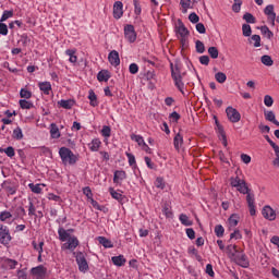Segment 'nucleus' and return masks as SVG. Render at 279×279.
Masks as SVG:
<instances>
[{
    "label": "nucleus",
    "mask_w": 279,
    "mask_h": 279,
    "mask_svg": "<svg viewBox=\"0 0 279 279\" xmlns=\"http://www.w3.org/2000/svg\"><path fill=\"white\" fill-rule=\"evenodd\" d=\"M227 256L230 258V260H233V263H236V265H240V267H250V260H247V256L236 244H230L226 248Z\"/></svg>",
    "instance_id": "obj_1"
},
{
    "label": "nucleus",
    "mask_w": 279,
    "mask_h": 279,
    "mask_svg": "<svg viewBox=\"0 0 279 279\" xmlns=\"http://www.w3.org/2000/svg\"><path fill=\"white\" fill-rule=\"evenodd\" d=\"M59 156L61 158L62 165L66 166H73L77 163V160H80V156L72 153V150L68 147H61L59 149Z\"/></svg>",
    "instance_id": "obj_2"
},
{
    "label": "nucleus",
    "mask_w": 279,
    "mask_h": 279,
    "mask_svg": "<svg viewBox=\"0 0 279 279\" xmlns=\"http://www.w3.org/2000/svg\"><path fill=\"white\" fill-rule=\"evenodd\" d=\"M230 186H232V189H236V191L242 195L250 193V187L247 186V183L239 175L230 178Z\"/></svg>",
    "instance_id": "obj_3"
},
{
    "label": "nucleus",
    "mask_w": 279,
    "mask_h": 279,
    "mask_svg": "<svg viewBox=\"0 0 279 279\" xmlns=\"http://www.w3.org/2000/svg\"><path fill=\"white\" fill-rule=\"evenodd\" d=\"M171 75L177 88L180 90V93L184 94V82H182V72L180 71V65H173V63H171Z\"/></svg>",
    "instance_id": "obj_4"
},
{
    "label": "nucleus",
    "mask_w": 279,
    "mask_h": 279,
    "mask_svg": "<svg viewBox=\"0 0 279 279\" xmlns=\"http://www.w3.org/2000/svg\"><path fill=\"white\" fill-rule=\"evenodd\" d=\"M76 264L78 265V270L82 274H86V271H88V262L86 260V256H84V253H76Z\"/></svg>",
    "instance_id": "obj_5"
},
{
    "label": "nucleus",
    "mask_w": 279,
    "mask_h": 279,
    "mask_svg": "<svg viewBox=\"0 0 279 279\" xmlns=\"http://www.w3.org/2000/svg\"><path fill=\"white\" fill-rule=\"evenodd\" d=\"M124 38L128 43H136V31L134 29V25L126 24L124 26Z\"/></svg>",
    "instance_id": "obj_6"
},
{
    "label": "nucleus",
    "mask_w": 279,
    "mask_h": 279,
    "mask_svg": "<svg viewBox=\"0 0 279 279\" xmlns=\"http://www.w3.org/2000/svg\"><path fill=\"white\" fill-rule=\"evenodd\" d=\"M73 232H75V229H64L63 227H59V241H61L62 243L69 241V239L75 236L73 235Z\"/></svg>",
    "instance_id": "obj_7"
},
{
    "label": "nucleus",
    "mask_w": 279,
    "mask_h": 279,
    "mask_svg": "<svg viewBox=\"0 0 279 279\" xmlns=\"http://www.w3.org/2000/svg\"><path fill=\"white\" fill-rule=\"evenodd\" d=\"M10 241H12L10 230H8V227L0 225V243H2V245H9Z\"/></svg>",
    "instance_id": "obj_8"
},
{
    "label": "nucleus",
    "mask_w": 279,
    "mask_h": 279,
    "mask_svg": "<svg viewBox=\"0 0 279 279\" xmlns=\"http://www.w3.org/2000/svg\"><path fill=\"white\" fill-rule=\"evenodd\" d=\"M78 245H80V240L77 239V236L72 235L71 239L66 240L62 244L61 250H70L71 252H73L74 250L77 248Z\"/></svg>",
    "instance_id": "obj_9"
},
{
    "label": "nucleus",
    "mask_w": 279,
    "mask_h": 279,
    "mask_svg": "<svg viewBox=\"0 0 279 279\" xmlns=\"http://www.w3.org/2000/svg\"><path fill=\"white\" fill-rule=\"evenodd\" d=\"M31 275L34 279H45L47 277V268H45L43 265H39L31 269Z\"/></svg>",
    "instance_id": "obj_10"
},
{
    "label": "nucleus",
    "mask_w": 279,
    "mask_h": 279,
    "mask_svg": "<svg viewBox=\"0 0 279 279\" xmlns=\"http://www.w3.org/2000/svg\"><path fill=\"white\" fill-rule=\"evenodd\" d=\"M227 117L231 123H239L241 121V113L232 107L226 109Z\"/></svg>",
    "instance_id": "obj_11"
},
{
    "label": "nucleus",
    "mask_w": 279,
    "mask_h": 279,
    "mask_svg": "<svg viewBox=\"0 0 279 279\" xmlns=\"http://www.w3.org/2000/svg\"><path fill=\"white\" fill-rule=\"evenodd\" d=\"M262 215L264 219H267L268 221H276V217H277L276 210H274L271 206H264L262 210Z\"/></svg>",
    "instance_id": "obj_12"
},
{
    "label": "nucleus",
    "mask_w": 279,
    "mask_h": 279,
    "mask_svg": "<svg viewBox=\"0 0 279 279\" xmlns=\"http://www.w3.org/2000/svg\"><path fill=\"white\" fill-rule=\"evenodd\" d=\"M123 180H128V173L124 170H116L113 173V184L121 186Z\"/></svg>",
    "instance_id": "obj_13"
},
{
    "label": "nucleus",
    "mask_w": 279,
    "mask_h": 279,
    "mask_svg": "<svg viewBox=\"0 0 279 279\" xmlns=\"http://www.w3.org/2000/svg\"><path fill=\"white\" fill-rule=\"evenodd\" d=\"M264 14H266L268 17V23H270V25L274 27V25H276V12H274V5H267L264 10Z\"/></svg>",
    "instance_id": "obj_14"
},
{
    "label": "nucleus",
    "mask_w": 279,
    "mask_h": 279,
    "mask_svg": "<svg viewBox=\"0 0 279 279\" xmlns=\"http://www.w3.org/2000/svg\"><path fill=\"white\" fill-rule=\"evenodd\" d=\"M123 16V2L116 1L113 3V19L119 21Z\"/></svg>",
    "instance_id": "obj_15"
},
{
    "label": "nucleus",
    "mask_w": 279,
    "mask_h": 279,
    "mask_svg": "<svg viewBox=\"0 0 279 279\" xmlns=\"http://www.w3.org/2000/svg\"><path fill=\"white\" fill-rule=\"evenodd\" d=\"M108 60L112 66H119V64H121V59L119 58V52L117 50H112L109 53Z\"/></svg>",
    "instance_id": "obj_16"
},
{
    "label": "nucleus",
    "mask_w": 279,
    "mask_h": 279,
    "mask_svg": "<svg viewBox=\"0 0 279 279\" xmlns=\"http://www.w3.org/2000/svg\"><path fill=\"white\" fill-rule=\"evenodd\" d=\"M108 191H109L112 199H116L117 202H122L124 199L123 191L114 190V187H109Z\"/></svg>",
    "instance_id": "obj_17"
},
{
    "label": "nucleus",
    "mask_w": 279,
    "mask_h": 279,
    "mask_svg": "<svg viewBox=\"0 0 279 279\" xmlns=\"http://www.w3.org/2000/svg\"><path fill=\"white\" fill-rule=\"evenodd\" d=\"M240 219H241V217H239V215H236V214L231 215L228 219L229 230H234V228H236V226H239Z\"/></svg>",
    "instance_id": "obj_18"
},
{
    "label": "nucleus",
    "mask_w": 279,
    "mask_h": 279,
    "mask_svg": "<svg viewBox=\"0 0 279 279\" xmlns=\"http://www.w3.org/2000/svg\"><path fill=\"white\" fill-rule=\"evenodd\" d=\"M65 56H69V62H71V64H77V49L65 50Z\"/></svg>",
    "instance_id": "obj_19"
},
{
    "label": "nucleus",
    "mask_w": 279,
    "mask_h": 279,
    "mask_svg": "<svg viewBox=\"0 0 279 279\" xmlns=\"http://www.w3.org/2000/svg\"><path fill=\"white\" fill-rule=\"evenodd\" d=\"M173 145L177 151H180L182 149V145H184V137L182 134L178 133L173 138Z\"/></svg>",
    "instance_id": "obj_20"
},
{
    "label": "nucleus",
    "mask_w": 279,
    "mask_h": 279,
    "mask_svg": "<svg viewBox=\"0 0 279 279\" xmlns=\"http://www.w3.org/2000/svg\"><path fill=\"white\" fill-rule=\"evenodd\" d=\"M111 260L116 267H123L125 263H128V259H125V256L119 255L111 257Z\"/></svg>",
    "instance_id": "obj_21"
},
{
    "label": "nucleus",
    "mask_w": 279,
    "mask_h": 279,
    "mask_svg": "<svg viewBox=\"0 0 279 279\" xmlns=\"http://www.w3.org/2000/svg\"><path fill=\"white\" fill-rule=\"evenodd\" d=\"M264 117L266 121H270V123H274V125L279 128V122L276 120V113H274V111H264Z\"/></svg>",
    "instance_id": "obj_22"
},
{
    "label": "nucleus",
    "mask_w": 279,
    "mask_h": 279,
    "mask_svg": "<svg viewBox=\"0 0 279 279\" xmlns=\"http://www.w3.org/2000/svg\"><path fill=\"white\" fill-rule=\"evenodd\" d=\"M87 147L92 151H99V148L101 147V140L99 138L92 140V142L87 144Z\"/></svg>",
    "instance_id": "obj_23"
},
{
    "label": "nucleus",
    "mask_w": 279,
    "mask_h": 279,
    "mask_svg": "<svg viewBox=\"0 0 279 279\" xmlns=\"http://www.w3.org/2000/svg\"><path fill=\"white\" fill-rule=\"evenodd\" d=\"M58 106H60V108H64V110H71V108L75 106V101L72 99H68V100L62 99L58 101Z\"/></svg>",
    "instance_id": "obj_24"
},
{
    "label": "nucleus",
    "mask_w": 279,
    "mask_h": 279,
    "mask_svg": "<svg viewBox=\"0 0 279 279\" xmlns=\"http://www.w3.org/2000/svg\"><path fill=\"white\" fill-rule=\"evenodd\" d=\"M41 186H47L45 183H29L28 189H31L32 193H35L36 195H40L43 193V187Z\"/></svg>",
    "instance_id": "obj_25"
},
{
    "label": "nucleus",
    "mask_w": 279,
    "mask_h": 279,
    "mask_svg": "<svg viewBox=\"0 0 279 279\" xmlns=\"http://www.w3.org/2000/svg\"><path fill=\"white\" fill-rule=\"evenodd\" d=\"M88 99H89V104H90V106H93V108H97V106H99V101L97 100V94H95V92L93 89H90L88 92Z\"/></svg>",
    "instance_id": "obj_26"
},
{
    "label": "nucleus",
    "mask_w": 279,
    "mask_h": 279,
    "mask_svg": "<svg viewBox=\"0 0 279 279\" xmlns=\"http://www.w3.org/2000/svg\"><path fill=\"white\" fill-rule=\"evenodd\" d=\"M110 77H111V75L108 70H101L97 75L98 82H108V80H110Z\"/></svg>",
    "instance_id": "obj_27"
},
{
    "label": "nucleus",
    "mask_w": 279,
    "mask_h": 279,
    "mask_svg": "<svg viewBox=\"0 0 279 279\" xmlns=\"http://www.w3.org/2000/svg\"><path fill=\"white\" fill-rule=\"evenodd\" d=\"M177 32L181 36V38H186V35L189 34V29L186 28V26H184V23L182 22H179L177 26Z\"/></svg>",
    "instance_id": "obj_28"
},
{
    "label": "nucleus",
    "mask_w": 279,
    "mask_h": 279,
    "mask_svg": "<svg viewBox=\"0 0 279 279\" xmlns=\"http://www.w3.org/2000/svg\"><path fill=\"white\" fill-rule=\"evenodd\" d=\"M32 245L35 252H38V254H43L45 247V240H41L39 242L33 241Z\"/></svg>",
    "instance_id": "obj_29"
},
{
    "label": "nucleus",
    "mask_w": 279,
    "mask_h": 279,
    "mask_svg": "<svg viewBox=\"0 0 279 279\" xmlns=\"http://www.w3.org/2000/svg\"><path fill=\"white\" fill-rule=\"evenodd\" d=\"M98 242L100 243V245L105 246L106 248L114 247V244H112V241H110L106 236H98Z\"/></svg>",
    "instance_id": "obj_30"
},
{
    "label": "nucleus",
    "mask_w": 279,
    "mask_h": 279,
    "mask_svg": "<svg viewBox=\"0 0 279 279\" xmlns=\"http://www.w3.org/2000/svg\"><path fill=\"white\" fill-rule=\"evenodd\" d=\"M39 89L44 92V95H49L51 93V83L49 82H43L38 84Z\"/></svg>",
    "instance_id": "obj_31"
},
{
    "label": "nucleus",
    "mask_w": 279,
    "mask_h": 279,
    "mask_svg": "<svg viewBox=\"0 0 279 279\" xmlns=\"http://www.w3.org/2000/svg\"><path fill=\"white\" fill-rule=\"evenodd\" d=\"M50 136L51 138H60V129L56 123L50 124Z\"/></svg>",
    "instance_id": "obj_32"
},
{
    "label": "nucleus",
    "mask_w": 279,
    "mask_h": 279,
    "mask_svg": "<svg viewBox=\"0 0 279 279\" xmlns=\"http://www.w3.org/2000/svg\"><path fill=\"white\" fill-rule=\"evenodd\" d=\"M155 186H156V189H159L160 191H165V189L167 186V182H165V179L162 177H158L155 180Z\"/></svg>",
    "instance_id": "obj_33"
},
{
    "label": "nucleus",
    "mask_w": 279,
    "mask_h": 279,
    "mask_svg": "<svg viewBox=\"0 0 279 279\" xmlns=\"http://www.w3.org/2000/svg\"><path fill=\"white\" fill-rule=\"evenodd\" d=\"M20 108H22V110H32V108H34V102L22 99L20 100Z\"/></svg>",
    "instance_id": "obj_34"
},
{
    "label": "nucleus",
    "mask_w": 279,
    "mask_h": 279,
    "mask_svg": "<svg viewBox=\"0 0 279 279\" xmlns=\"http://www.w3.org/2000/svg\"><path fill=\"white\" fill-rule=\"evenodd\" d=\"M38 202H31L28 207L29 217L36 216V211L38 210Z\"/></svg>",
    "instance_id": "obj_35"
},
{
    "label": "nucleus",
    "mask_w": 279,
    "mask_h": 279,
    "mask_svg": "<svg viewBox=\"0 0 279 279\" xmlns=\"http://www.w3.org/2000/svg\"><path fill=\"white\" fill-rule=\"evenodd\" d=\"M131 141H134L135 143H137L138 147H143L145 144V138L134 133L131 134Z\"/></svg>",
    "instance_id": "obj_36"
},
{
    "label": "nucleus",
    "mask_w": 279,
    "mask_h": 279,
    "mask_svg": "<svg viewBox=\"0 0 279 279\" xmlns=\"http://www.w3.org/2000/svg\"><path fill=\"white\" fill-rule=\"evenodd\" d=\"M180 5H181V12L183 14H186L189 12V9L191 8V0H181Z\"/></svg>",
    "instance_id": "obj_37"
},
{
    "label": "nucleus",
    "mask_w": 279,
    "mask_h": 279,
    "mask_svg": "<svg viewBox=\"0 0 279 279\" xmlns=\"http://www.w3.org/2000/svg\"><path fill=\"white\" fill-rule=\"evenodd\" d=\"M179 221H181L182 226H193V221L186 216V214H181L179 216Z\"/></svg>",
    "instance_id": "obj_38"
},
{
    "label": "nucleus",
    "mask_w": 279,
    "mask_h": 279,
    "mask_svg": "<svg viewBox=\"0 0 279 279\" xmlns=\"http://www.w3.org/2000/svg\"><path fill=\"white\" fill-rule=\"evenodd\" d=\"M260 32L263 34V36H265L266 38H268V40H271V38H274V32H271L269 29V27L267 26H262L260 27Z\"/></svg>",
    "instance_id": "obj_39"
},
{
    "label": "nucleus",
    "mask_w": 279,
    "mask_h": 279,
    "mask_svg": "<svg viewBox=\"0 0 279 279\" xmlns=\"http://www.w3.org/2000/svg\"><path fill=\"white\" fill-rule=\"evenodd\" d=\"M215 80L218 82V84H225V82L228 80V76H226V73L218 72L215 74Z\"/></svg>",
    "instance_id": "obj_40"
},
{
    "label": "nucleus",
    "mask_w": 279,
    "mask_h": 279,
    "mask_svg": "<svg viewBox=\"0 0 279 279\" xmlns=\"http://www.w3.org/2000/svg\"><path fill=\"white\" fill-rule=\"evenodd\" d=\"M4 265L8 267V269H16V265H19V262L15 259L7 258L4 259Z\"/></svg>",
    "instance_id": "obj_41"
},
{
    "label": "nucleus",
    "mask_w": 279,
    "mask_h": 279,
    "mask_svg": "<svg viewBox=\"0 0 279 279\" xmlns=\"http://www.w3.org/2000/svg\"><path fill=\"white\" fill-rule=\"evenodd\" d=\"M133 4H134V14L136 16H141V13L143 12V9L141 8V1L133 0Z\"/></svg>",
    "instance_id": "obj_42"
},
{
    "label": "nucleus",
    "mask_w": 279,
    "mask_h": 279,
    "mask_svg": "<svg viewBox=\"0 0 279 279\" xmlns=\"http://www.w3.org/2000/svg\"><path fill=\"white\" fill-rule=\"evenodd\" d=\"M214 232L216 234V236H218L219 239H221V236H223V233L226 232V229H223V226L221 225H217L214 229Z\"/></svg>",
    "instance_id": "obj_43"
},
{
    "label": "nucleus",
    "mask_w": 279,
    "mask_h": 279,
    "mask_svg": "<svg viewBox=\"0 0 279 279\" xmlns=\"http://www.w3.org/2000/svg\"><path fill=\"white\" fill-rule=\"evenodd\" d=\"M208 53L214 60H217V58H219V49H217V47H209Z\"/></svg>",
    "instance_id": "obj_44"
},
{
    "label": "nucleus",
    "mask_w": 279,
    "mask_h": 279,
    "mask_svg": "<svg viewBox=\"0 0 279 279\" xmlns=\"http://www.w3.org/2000/svg\"><path fill=\"white\" fill-rule=\"evenodd\" d=\"M12 219V214L10 211H2L0 214V221H5L7 223L10 222Z\"/></svg>",
    "instance_id": "obj_45"
},
{
    "label": "nucleus",
    "mask_w": 279,
    "mask_h": 279,
    "mask_svg": "<svg viewBox=\"0 0 279 279\" xmlns=\"http://www.w3.org/2000/svg\"><path fill=\"white\" fill-rule=\"evenodd\" d=\"M262 63H264L265 66H274V60L271 59L270 56L267 54L262 57Z\"/></svg>",
    "instance_id": "obj_46"
},
{
    "label": "nucleus",
    "mask_w": 279,
    "mask_h": 279,
    "mask_svg": "<svg viewBox=\"0 0 279 279\" xmlns=\"http://www.w3.org/2000/svg\"><path fill=\"white\" fill-rule=\"evenodd\" d=\"M0 151H3L9 158H14V156L16 155V153L14 151V147L9 146Z\"/></svg>",
    "instance_id": "obj_47"
},
{
    "label": "nucleus",
    "mask_w": 279,
    "mask_h": 279,
    "mask_svg": "<svg viewBox=\"0 0 279 279\" xmlns=\"http://www.w3.org/2000/svg\"><path fill=\"white\" fill-rule=\"evenodd\" d=\"M254 47H260V35H253L250 40Z\"/></svg>",
    "instance_id": "obj_48"
},
{
    "label": "nucleus",
    "mask_w": 279,
    "mask_h": 279,
    "mask_svg": "<svg viewBox=\"0 0 279 279\" xmlns=\"http://www.w3.org/2000/svg\"><path fill=\"white\" fill-rule=\"evenodd\" d=\"M100 133L102 136H105V138H110V136L112 134V130L110 129V126L105 125V126H102V130Z\"/></svg>",
    "instance_id": "obj_49"
},
{
    "label": "nucleus",
    "mask_w": 279,
    "mask_h": 279,
    "mask_svg": "<svg viewBox=\"0 0 279 279\" xmlns=\"http://www.w3.org/2000/svg\"><path fill=\"white\" fill-rule=\"evenodd\" d=\"M12 16H14V11H4L0 19V23H4V21H8V19H12Z\"/></svg>",
    "instance_id": "obj_50"
},
{
    "label": "nucleus",
    "mask_w": 279,
    "mask_h": 279,
    "mask_svg": "<svg viewBox=\"0 0 279 279\" xmlns=\"http://www.w3.org/2000/svg\"><path fill=\"white\" fill-rule=\"evenodd\" d=\"M243 36L250 37L252 36V26L248 24H243L242 26Z\"/></svg>",
    "instance_id": "obj_51"
},
{
    "label": "nucleus",
    "mask_w": 279,
    "mask_h": 279,
    "mask_svg": "<svg viewBox=\"0 0 279 279\" xmlns=\"http://www.w3.org/2000/svg\"><path fill=\"white\" fill-rule=\"evenodd\" d=\"M13 138H16V141H21V138H23V130H21V128L17 126L13 130Z\"/></svg>",
    "instance_id": "obj_52"
},
{
    "label": "nucleus",
    "mask_w": 279,
    "mask_h": 279,
    "mask_svg": "<svg viewBox=\"0 0 279 279\" xmlns=\"http://www.w3.org/2000/svg\"><path fill=\"white\" fill-rule=\"evenodd\" d=\"M20 96L22 99H32V92L27 90L26 88H22L20 92Z\"/></svg>",
    "instance_id": "obj_53"
},
{
    "label": "nucleus",
    "mask_w": 279,
    "mask_h": 279,
    "mask_svg": "<svg viewBox=\"0 0 279 279\" xmlns=\"http://www.w3.org/2000/svg\"><path fill=\"white\" fill-rule=\"evenodd\" d=\"M162 213H163L165 217H167V219H173V211L171 210L170 207L165 206L162 209Z\"/></svg>",
    "instance_id": "obj_54"
},
{
    "label": "nucleus",
    "mask_w": 279,
    "mask_h": 279,
    "mask_svg": "<svg viewBox=\"0 0 279 279\" xmlns=\"http://www.w3.org/2000/svg\"><path fill=\"white\" fill-rule=\"evenodd\" d=\"M264 104L267 106V108H271L274 106V98L269 95H266L264 97Z\"/></svg>",
    "instance_id": "obj_55"
},
{
    "label": "nucleus",
    "mask_w": 279,
    "mask_h": 279,
    "mask_svg": "<svg viewBox=\"0 0 279 279\" xmlns=\"http://www.w3.org/2000/svg\"><path fill=\"white\" fill-rule=\"evenodd\" d=\"M243 19L244 21H246V23H252V24L256 23V17H254V15H252L251 13H245L243 15Z\"/></svg>",
    "instance_id": "obj_56"
},
{
    "label": "nucleus",
    "mask_w": 279,
    "mask_h": 279,
    "mask_svg": "<svg viewBox=\"0 0 279 279\" xmlns=\"http://www.w3.org/2000/svg\"><path fill=\"white\" fill-rule=\"evenodd\" d=\"M196 51L197 53H204L206 51V47L204 46V43L201 40L196 41Z\"/></svg>",
    "instance_id": "obj_57"
},
{
    "label": "nucleus",
    "mask_w": 279,
    "mask_h": 279,
    "mask_svg": "<svg viewBox=\"0 0 279 279\" xmlns=\"http://www.w3.org/2000/svg\"><path fill=\"white\" fill-rule=\"evenodd\" d=\"M83 194L87 197V199H93V190L89 186L83 189Z\"/></svg>",
    "instance_id": "obj_58"
},
{
    "label": "nucleus",
    "mask_w": 279,
    "mask_h": 279,
    "mask_svg": "<svg viewBox=\"0 0 279 279\" xmlns=\"http://www.w3.org/2000/svg\"><path fill=\"white\" fill-rule=\"evenodd\" d=\"M129 71H130L131 75H136V73H138V64L131 63L129 66Z\"/></svg>",
    "instance_id": "obj_59"
},
{
    "label": "nucleus",
    "mask_w": 279,
    "mask_h": 279,
    "mask_svg": "<svg viewBox=\"0 0 279 279\" xmlns=\"http://www.w3.org/2000/svg\"><path fill=\"white\" fill-rule=\"evenodd\" d=\"M242 234L240 230H234V232H232L230 234V239H234L235 241H239V239H242Z\"/></svg>",
    "instance_id": "obj_60"
},
{
    "label": "nucleus",
    "mask_w": 279,
    "mask_h": 279,
    "mask_svg": "<svg viewBox=\"0 0 279 279\" xmlns=\"http://www.w3.org/2000/svg\"><path fill=\"white\" fill-rule=\"evenodd\" d=\"M246 202L248 206H254V194L250 193V191L246 193Z\"/></svg>",
    "instance_id": "obj_61"
},
{
    "label": "nucleus",
    "mask_w": 279,
    "mask_h": 279,
    "mask_svg": "<svg viewBox=\"0 0 279 279\" xmlns=\"http://www.w3.org/2000/svg\"><path fill=\"white\" fill-rule=\"evenodd\" d=\"M189 20L191 21V23H199V15L196 13H191L189 15Z\"/></svg>",
    "instance_id": "obj_62"
},
{
    "label": "nucleus",
    "mask_w": 279,
    "mask_h": 279,
    "mask_svg": "<svg viewBox=\"0 0 279 279\" xmlns=\"http://www.w3.org/2000/svg\"><path fill=\"white\" fill-rule=\"evenodd\" d=\"M48 199L51 202H62V198L53 193L48 194Z\"/></svg>",
    "instance_id": "obj_63"
},
{
    "label": "nucleus",
    "mask_w": 279,
    "mask_h": 279,
    "mask_svg": "<svg viewBox=\"0 0 279 279\" xmlns=\"http://www.w3.org/2000/svg\"><path fill=\"white\" fill-rule=\"evenodd\" d=\"M276 158L272 161L274 167H279V149L275 150Z\"/></svg>",
    "instance_id": "obj_64"
}]
</instances>
